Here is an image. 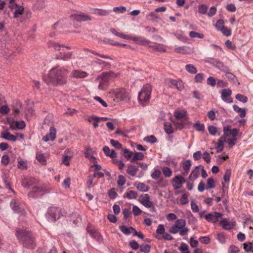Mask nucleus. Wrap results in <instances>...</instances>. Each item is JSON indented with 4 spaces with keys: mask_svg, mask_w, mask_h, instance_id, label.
I'll use <instances>...</instances> for the list:
<instances>
[{
    "mask_svg": "<svg viewBox=\"0 0 253 253\" xmlns=\"http://www.w3.org/2000/svg\"><path fill=\"white\" fill-rule=\"evenodd\" d=\"M15 235L17 239L25 248L34 249L37 246L33 234L26 229H17Z\"/></svg>",
    "mask_w": 253,
    "mask_h": 253,
    "instance_id": "f257e3e1",
    "label": "nucleus"
},
{
    "mask_svg": "<svg viewBox=\"0 0 253 253\" xmlns=\"http://www.w3.org/2000/svg\"><path fill=\"white\" fill-rule=\"evenodd\" d=\"M68 71L64 68H52L48 73L50 83L54 86L62 85L66 84Z\"/></svg>",
    "mask_w": 253,
    "mask_h": 253,
    "instance_id": "f03ea898",
    "label": "nucleus"
},
{
    "mask_svg": "<svg viewBox=\"0 0 253 253\" xmlns=\"http://www.w3.org/2000/svg\"><path fill=\"white\" fill-rule=\"evenodd\" d=\"M224 135L225 142H226L229 148H232L234 146L236 142L241 136L239 133V130L236 128H231V127H223Z\"/></svg>",
    "mask_w": 253,
    "mask_h": 253,
    "instance_id": "7ed1b4c3",
    "label": "nucleus"
},
{
    "mask_svg": "<svg viewBox=\"0 0 253 253\" xmlns=\"http://www.w3.org/2000/svg\"><path fill=\"white\" fill-rule=\"evenodd\" d=\"M118 75V73H115L112 71L101 73L95 79V81L99 83L98 89L104 90L108 85L109 81L114 80L117 77Z\"/></svg>",
    "mask_w": 253,
    "mask_h": 253,
    "instance_id": "20e7f679",
    "label": "nucleus"
},
{
    "mask_svg": "<svg viewBox=\"0 0 253 253\" xmlns=\"http://www.w3.org/2000/svg\"><path fill=\"white\" fill-rule=\"evenodd\" d=\"M186 221L183 219H178L176 220L169 229V232L171 234H176L179 232L181 236L186 235L189 231V229L186 227Z\"/></svg>",
    "mask_w": 253,
    "mask_h": 253,
    "instance_id": "39448f33",
    "label": "nucleus"
},
{
    "mask_svg": "<svg viewBox=\"0 0 253 253\" xmlns=\"http://www.w3.org/2000/svg\"><path fill=\"white\" fill-rule=\"evenodd\" d=\"M151 91L152 87L151 85L147 84L143 87L138 96V99L140 104L144 105L149 101Z\"/></svg>",
    "mask_w": 253,
    "mask_h": 253,
    "instance_id": "423d86ee",
    "label": "nucleus"
},
{
    "mask_svg": "<svg viewBox=\"0 0 253 253\" xmlns=\"http://www.w3.org/2000/svg\"><path fill=\"white\" fill-rule=\"evenodd\" d=\"M174 121L172 122L175 123L177 125H180V126H184V121H187V112L185 110H175L174 112Z\"/></svg>",
    "mask_w": 253,
    "mask_h": 253,
    "instance_id": "0eeeda50",
    "label": "nucleus"
},
{
    "mask_svg": "<svg viewBox=\"0 0 253 253\" xmlns=\"http://www.w3.org/2000/svg\"><path fill=\"white\" fill-rule=\"evenodd\" d=\"M62 215V210L60 208L51 207L48 211V218L51 221H55Z\"/></svg>",
    "mask_w": 253,
    "mask_h": 253,
    "instance_id": "6e6552de",
    "label": "nucleus"
},
{
    "mask_svg": "<svg viewBox=\"0 0 253 253\" xmlns=\"http://www.w3.org/2000/svg\"><path fill=\"white\" fill-rule=\"evenodd\" d=\"M71 17L75 21L80 22L91 21L92 20L91 17L90 15L84 14L82 12H78L76 13L72 14L71 15Z\"/></svg>",
    "mask_w": 253,
    "mask_h": 253,
    "instance_id": "1a4fd4ad",
    "label": "nucleus"
},
{
    "mask_svg": "<svg viewBox=\"0 0 253 253\" xmlns=\"http://www.w3.org/2000/svg\"><path fill=\"white\" fill-rule=\"evenodd\" d=\"M39 182V180L33 177H24L21 180L22 185L25 188L33 187Z\"/></svg>",
    "mask_w": 253,
    "mask_h": 253,
    "instance_id": "9d476101",
    "label": "nucleus"
},
{
    "mask_svg": "<svg viewBox=\"0 0 253 253\" xmlns=\"http://www.w3.org/2000/svg\"><path fill=\"white\" fill-rule=\"evenodd\" d=\"M138 201L147 208H154L153 203L150 201V196L148 194H142L139 196Z\"/></svg>",
    "mask_w": 253,
    "mask_h": 253,
    "instance_id": "9b49d317",
    "label": "nucleus"
},
{
    "mask_svg": "<svg viewBox=\"0 0 253 253\" xmlns=\"http://www.w3.org/2000/svg\"><path fill=\"white\" fill-rule=\"evenodd\" d=\"M10 206L15 212L20 213L22 215L25 214L26 212L18 200L13 199L10 202Z\"/></svg>",
    "mask_w": 253,
    "mask_h": 253,
    "instance_id": "f8f14e48",
    "label": "nucleus"
},
{
    "mask_svg": "<svg viewBox=\"0 0 253 253\" xmlns=\"http://www.w3.org/2000/svg\"><path fill=\"white\" fill-rule=\"evenodd\" d=\"M222 99L227 103H231L233 102L232 98L230 97L232 91L229 88L222 89L220 91Z\"/></svg>",
    "mask_w": 253,
    "mask_h": 253,
    "instance_id": "ddd939ff",
    "label": "nucleus"
},
{
    "mask_svg": "<svg viewBox=\"0 0 253 253\" xmlns=\"http://www.w3.org/2000/svg\"><path fill=\"white\" fill-rule=\"evenodd\" d=\"M116 98L121 101H127L129 99V94L126 89L121 88L115 92Z\"/></svg>",
    "mask_w": 253,
    "mask_h": 253,
    "instance_id": "4468645a",
    "label": "nucleus"
},
{
    "mask_svg": "<svg viewBox=\"0 0 253 253\" xmlns=\"http://www.w3.org/2000/svg\"><path fill=\"white\" fill-rule=\"evenodd\" d=\"M222 215V213L218 212H212L206 215L205 219L208 221L212 223H216Z\"/></svg>",
    "mask_w": 253,
    "mask_h": 253,
    "instance_id": "2eb2a0df",
    "label": "nucleus"
},
{
    "mask_svg": "<svg viewBox=\"0 0 253 253\" xmlns=\"http://www.w3.org/2000/svg\"><path fill=\"white\" fill-rule=\"evenodd\" d=\"M111 119L107 117H98L96 116H90L88 118V121L90 123H92L93 126H98L99 124L102 122H104L107 120H110Z\"/></svg>",
    "mask_w": 253,
    "mask_h": 253,
    "instance_id": "dca6fc26",
    "label": "nucleus"
},
{
    "mask_svg": "<svg viewBox=\"0 0 253 253\" xmlns=\"http://www.w3.org/2000/svg\"><path fill=\"white\" fill-rule=\"evenodd\" d=\"M4 121L5 124L9 125L10 126H26L24 121H15L12 118H7Z\"/></svg>",
    "mask_w": 253,
    "mask_h": 253,
    "instance_id": "f3484780",
    "label": "nucleus"
},
{
    "mask_svg": "<svg viewBox=\"0 0 253 253\" xmlns=\"http://www.w3.org/2000/svg\"><path fill=\"white\" fill-rule=\"evenodd\" d=\"M185 180L184 178L181 175H177L175 176L172 179V186L175 189H179Z\"/></svg>",
    "mask_w": 253,
    "mask_h": 253,
    "instance_id": "a211bd4d",
    "label": "nucleus"
},
{
    "mask_svg": "<svg viewBox=\"0 0 253 253\" xmlns=\"http://www.w3.org/2000/svg\"><path fill=\"white\" fill-rule=\"evenodd\" d=\"M31 191L39 195H43L48 192L47 190L44 186L41 185L39 182L32 187Z\"/></svg>",
    "mask_w": 253,
    "mask_h": 253,
    "instance_id": "6ab92c4d",
    "label": "nucleus"
},
{
    "mask_svg": "<svg viewBox=\"0 0 253 253\" xmlns=\"http://www.w3.org/2000/svg\"><path fill=\"white\" fill-rule=\"evenodd\" d=\"M56 130L54 127H51L49 132L45 136L42 137V140L47 142L49 140H54L56 138Z\"/></svg>",
    "mask_w": 253,
    "mask_h": 253,
    "instance_id": "aec40b11",
    "label": "nucleus"
},
{
    "mask_svg": "<svg viewBox=\"0 0 253 253\" xmlns=\"http://www.w3.org/2000/svg\"><path fill=\"white\" fill-rule=\"evenodd\" d=\"M72 52H65L61 51L59 54L56 55V58L58 60L68 61L71 58Z\"/></svg>",
    "mask_w": 253,
    "mask_h": 253,
    "instance_id": "412c9836",
    "label": "nucleus"
},
{
    "mask_svg": "<svg viewBox=\"0 0 253 253\" xmlns=\"http://www.w3.org/2000/svg\"><path fill=\"white\" fill-rule=\"evenodd\" d=\"M87 231L90 236L97 241L99 242L102 240V237L100 233L94 229L89 227H87Z\"/></svg>",
    "mask_w": 253,
    "mask_h": 253,
    "instance_id": "4be33fe9",
    "label": "nucleus"
},
{
    "mask_svg": "<svg viewBox=\"0 0 253 253\" xmlns=\"http://www.w3.org/2000/svg\"><path fill=\"white\" fill-rule=\"evenodd\" d=\"M129 39L133 41L136 42L137 43L141 44H148L150 43V41L148 40H147L144 37L138 36V37H134L131 38H130Z\"/></svg>",
    "mask_w": 253,
    "mask_h": 253,
    "instance_id": "5701e85b",
    "label": "nucleus"
},
{
    "mask_svg": "<svg viewBox=\"0 0 253 253\" xmlns=\"http://www.w3.org/2000/svg\"><path fill=\"white\" fill-rule=\"evenodd\" d=\"M22 108V103L19 101L16 100L12 107V110L15 117L18 115L20 110Z\"/></svg>",
    "mask_w": 253,
    "mask_h": 253,
    "instance_id": "b1692460",
    "label": "nucleus"
},
{
    "mask_svg": "<svg viewBox=\"0 0 253 253\" xmlns=\"http://www.w3.org/2000/svg\"><path fill=\"white\" fill-rule=\"evenodd\" d=\"M55 121L53 118V115L52 114H49L45 117L43 124L46 126H54Z\"/></svg>",
    "mask_w": 253,
    "mask_h": 253,
    "instance_id": "393cba45",
    "label": "nucleus"
},
{
    "mask_svg": "<svg viewBox=\"0 0 253 253\" xmlns=\"http://www.w3.org/2000/svg\"><path fill=\"white\" fill-rule=\"evenodd\" d=\"M231 174V172L230 170L227 169L226 170L223 176L224 182H222L223 191L224 190V188H226V183L228 184L230 181Z\"/></svg>",
    "mask_w": 253,
    "mask_h": 253,
    "instance_id": "a878e982",
    "label": "nucleus"
},
{
    "mask_svg": "<svg viewBox=\"0 0 253 253\" xmlns=\"http://www.w3.org/2000/svg\"><path fill=\"white\" fill-rule=\"evenodd\" d=\"M87 76V74L85 72L74 70L72 72V77L75 78H84Z\"/></svg>",
    "mask_w": 253,
    "mask_h": 253,
    "instance_id": "bb28decb",
    "label": "nucleus"
},
{
    "mask_svg": "<svg viewBox=\"0 0 253 253\" xmlns=\"http://www.w3.org/2000/svg\"><path fill=\"white\" fill-rule=\"evenodd\" d=\"M200 174V169L198 167H197L195 169H194L189 176V179L191 181L195 180Z\"/></svg>",
    "mask_w": 253,
    "mask_h": 253,
    "instance_id": "cd10ccee",
    "label": "nucleus"
},
{
    "mask_svg": "<svg viewBox=\"0 0 253 253\" xmlns=\"http://www.w3.org/2000/svg\"><path fill=\"white\" fill-rule=\"evenodd\" d=\"M138 170V167L136 166L128 165L127 169V173L132 176H134L136 175Z\"/></svg>",
    "mask_w": 253,
    "mask_h": 253,
    "instance_id": "c85d7f7f",
    "label": "nucleus"
},
{
    "mask_svg": "<svg viewBox=\"0 0 253 253\" xmlns=\"http://www.w3.org/2000/svg\"><path fill=\"white\" fill-rule=\"evenodd\" d=\"M174 51L177 53L187 54L190 52V49L188 46H183L175 48Z\"/></svg>",
    "mask_w": 253,
    "mask_h": 253,
    "instance_id": "c756f323",
    "label": "nucleus"
},
{
    "mask_svg": "<svg viewBox=\"0 0 253 253\" xmlns=\"http://www.w3.org/2000/svg\"><path fill=\"white\" fill-rule=\"evenodd\" d=\"M137 193L133 190L128 191L124 195V197L128 199H135L137 197Z\"/></svg>",
    "mask_w": 253,
    "mask_h": 253,
    "instance_id": "7c9ffc66",
    "label": "nucleus"
},
{
    "mask_svg": "<svg viewBox=\"0 0 253 253\" xmlns=\"http://www.w3.org/2000/svg\"><path fill=\"white\" fill-rule=\"evenodd\" d=\"M223 228L226 230H230L233 228L234 224L228 221L227 219H224L221 222Z\"/></svg>",
    "mask_w": 253,
    "mask_h": 253,
    "instance_id": "2f4dec72",
    "label": "nucleus"
},
{
    "mask_svg": "<svg viewBox=\"0 0 253 253\" xmlns=\"http://www.w3.org/2000/svg\"><path fill=\"white\" fill-rule=\"evenodd\" d=\"M233 108L236 112L239 113V116L241 118H243L246 116V109L244 108H240L236 105H234Z\"/></svg>",
    "mask_w": 253,
    "mask_h": 253,
    "instance_id": "473e14b6",
    "label": "nucleus"
},
{
    "mask_svg": "<svg viewBox=\"0 0 253 253\" xmlns=\"http://www.w3.org/2000/svg\"><path fill=\"white\" fill-rule=\"evenodd\" d=\"M169 86L171 87L174 86L176 88H177L179 90H181L183 88V86H182V85L181 84V83L178 82L175 80H171L170 81Z\"/></svg>",
    "mask_w": 253,
    "mask_h": 253,
    "instance_id": "72a5a7b5",
    "label": "nucleus"
},
{
    "mask_svg": "<svg viewBox=\"0 0 253 253\" xmlns=\"http://www.w3.org/2000/svg\"><path fill=\"white\" fill-rule=\"evenodd\" d=\"M165 232V229L164 227V225L163 224H159L158 227L157 229L156 230V233L158 235H163ZM156 238L157 239H161V237L159 235L156 236Z\"/></svg>",
    "mask_w": 253,
    "mask_h": 253,
    "instance_id": "f704fd0d",
    "label": "nucleus"
},
{
    "mask_svg": "<svg viewBox=\"0 0 253 253\" xmlns=\"http://www.w3.org/2000/svg\"><path fill=\"white\" fill-rule=\"evenodd\" d=\"M137 189L141 192H147L149 190V187L145 184L142 182H138L135 184Z\"/></svg>",
    "mask_w": 253,
    "mask_h": 253,
    "instance_id": "c9c22d12",
    "label": "nucleus"
},
{
    "mask_svg": "<svg viewBox=\"0 0 253 253\" xmlns=\"http://www.w3.org/2000/svg\"><path fill=\"white\" fill-rule=\"evenodd\" d=\"M144 159V154L141 152H135L133 156L131 159V162H134L135 161L142 160Z\"/></svg>",
    "mask_w": 253,
    "mask_h": 253,
    "instance_id": "e433bc0d",
    "label": "nucleus"
},
{
    "mask_svg": "<svg viewBox=\"0 0 253 253\" xmlns=\"http://www.w3.org/2000/svg\"><path fill=\"white\" fill-rule=\"evenodd\" d=\"M1 137L8 140L15 141L16 140V137L13 134H11L9 132H2Z\"/></svg>",
    "mask_w": 253,
    "mask_h": 253,
    "instance_id": "4c0bfd02",
    "label": "nucleus"
},
{
    "mask_svg": "<svg viewBox=\"0 0 253 253\" xmlns=\"http://www.w3.org/2000/svg\"><path fill=\"white\" fill-rule=\"evenodd\" d=\"M36 159L42 165H45L46 164V160L43 154L37 153L36 154Z\"/></svg>",
    "mask_w": 253,
    "mask_h": 253,
    "instance_id": "58836bf2",
    "label": "nucleus"
},
{
    "mask_svg": "<svg viewBox=\"0 0 253 253\" xmlns=\"http://www.w3.org/2000/svg\"><path fill=\"white\" fill-rule=\"evenodd\" d=\"M35 112V110L31 107L28 106L25 111V117L27 120H29L30 117L32 116Z\"/></svg>",
    "mask_w": 253,
    "mask_h": 253,
    "instance_id": "ea45409f",
    "label": "nucleus"
},
{
    "mask_svg": "<svg viewBox=\"0 0 253 253\" xmlns=\"http://www.w3.org/2000/svg\"><path fill=\"white\" fill-rule=\"evenodd\" d=\"M210 133L214 136H219L220 134V130L217 127H208Z\"/></svg>",
    "mask_w": 253,
    "mask_h": 253,
    "instance_id": "a19ab883",
    "label": "nucleus"
},
{
    "mask_svg": "<svg viewBox=\"0 0 253 253\" xmlns=\"http://www.w3.org/2000/svg\"><path fill=\"white\" fill-rule=\"evenodd\" d=\"M111 32L113 34L115 35L116 36L119 37L120 38H122L124 39H130L129 36L124 34L123 33H119L115 29H111Z\"/></svg>",
    "mask_w": 253,
    "mask_h": 253,
    "instance_id": "79ce46f5",
    "label": "nucleus"
},
{
    "mask_svg": "<svg viewBox=\"0 0 253 253\" xmlns=\"http://www.w3.org/2000/svg\"><path fill=\"white\" fill-rule=\"evenodd\" d=\"M185 70L189 73L195 74L197 71L196 68L192 64H187L185 66Z\"/></svg>",
    "mask_w": 253,
    "mask_h": 253,
    "instance_id": "37998d69",
    "label": "nucleus"
},
{
    "mask_svg": "<svg viewBox=\"0 0 253 253\" xmlns=\"http://www.w3.org/2000/svg\"><path fill=\"white\" fill-rule=\"evenodd\" d=\"M120 230L126 235H129L131 230H134L133 227L127 228L126 226L123 225L120 227Z\"/></svg>",
    "mask_w": 253,
    "mask_h": 253,
    "instance_id": "c03bdc74",
    "label": "nucleus"
},
{
    "mask_svg": "<svg viewBox=\"0 0 253 253\" xmlns=\"http://www.w3.org/2000/svg\"><path fill=\"white\" fill-rule=\"evenodd\" d=\"M17 168L20 169H27V163L22 160L18 161L17 164Z\"/></svg>",
    "mask_w": 253,
    "mask_h": 253,
    "instance_id": "a18cd8bd",
    "label": "nucleus"
},
{
    "mask_svg": "<svg viewBox=\"0 0 253 253\" xmlns=\"http://www.w3.org/2000/svg\"><path fill=\"white\" fill-rule=\"evenodd\" d=\"M162 171L165 177H169L172 175V170L168 167H164Z\"/></svg>",
    "mask_w": 253,
    "mask_h": 253,
    "instance_id": "49530a36",
    "label": "nucleus"
},
{
    "mask_svg": "<svg viewBox=\"0 0 253 253\" xmlns=\"http://www.w3.org/2000/svg\"><path fill=\"white\" fill-rule=\"evenodd\" d=\"M123 152L124 153V157L127 159L129 160L130 158L132 159V156H133V153L132 152L129 151L127 149H124L123 150Z\"/></svg>",
    "mask_w": 253,
    "mask_h": 253,
    "instance_id": "de8ad7c7",
    "label": "nucleus"
},
{
    "mask_svg": "<svg viewBox=\"0 0 253 253\" xmlns=\"http://www.w3.org/2000/svg\"><path fill=\"white\" fill-rule=\"evenodd\" d=\"M235 98L238 101L243 103H246L248 101V98L244 95L241 94H237L235 96Z\"/></svg>",
    "mask_w": 253,
    "mask_h": 253,
    "instance_id": "09e8293b",
    "label": "nucleus"
},
{
    "mask_svg": "<svg viewBox=\"0 0 253 253\" xmlns=\"http://www.w3.org/2000/svg\"><path fill=\"white\" fill-rule=\"evenodd\" d=\"M215 187V181L212 178H209L207 179V190L213 188Z\"/></svg>",
    "mask_w": 253,
    "mask_h": 253,
    "instance_id": "8fccbe9b",
    "label": "nucleus"
},
{
    "mask_svg": "<svg viewBox=\"0 0 253 253\" xmlns=\"http://www.w3.org/2000/svg\"><path fill=\"white\" fill-rule=\"evenodd\" d=\"M224 137H223V136H221L220 137V138L218 140V141L217 142V149H218V151H222L223 148V143L225 142V140L224 138Z\"/></svg>",
    "mask_w": 253,
    "mask_h": 253,
    "instance_id": "3c124183",
    "label": "nucleus"
},
{
    "mask_svg": "<svg viewBox=\"0 0 253 253\" xmlns=\"http://www.w3.org/2000/svg\"><path fill=\"white\" fill-rule=\"evenodd\" d=\"M161 175V171L159 169L155 170L151 174V177L153 179H158Z\"/></svg>",
    "mask_w": 253,
    "mask_h": 253,
    "instance_id": "603ef678",
    "label": "nucleus"
},
{
    "mask_svg": "<svg viewBox=\"0 0 253 253\" xmlns=\"http://www.w3.org/2000/svg\"><path fill=\"white\" fill-rule=\"evenodd\" d=\"M113 11L116 13H123L126 10V7L124 6L114 7L113 8Z\"/></svg>",
    "mask_w": 253,
    "mask_h": 253,
    "instance_id": "864d4df0",
    "label": "nucleus"
},
{
    "mask_svg": "<svg viewBox=\"0 0 253 253\" xmlns=\"http://www.w3.org/2000/svg\"><path fill=\"white\" fill-rule=\"evenodd\" d=\"M140 250L143 253H149L150 251V246L147 244L140 245Z\"/></svg>",
    "mask_w": 253,
    "mask_h": 253,
    "instance_id": "5fc2aeb1",
    "label": "nucleus"
},
{
    "mask_svg": "<svg viewBox=\"0 0 253 253\" xmlns=\"http://www.w3.org/2000/svg\"><path fill=\"white\" fill-rule=\"evenodd\" d=\"M226 77L228 79L232 82L233 83H235L237 81L236 76L230 72H226L225 74Z\"/></svg>",
    "mask_w": 253,
    "mask_h": 253,
    "instance_id": "6e6d98bb",
    "label": "nucleus"
},
{
    "mask_svg": "<svg viewBox=\"0 0 253 253\" xmlns=\"http://www.w3.org/2000/svg\"><path fill=\"white\" fill-rule=\"evenodd\" d=\"M191 166V161L190 160H187L184 162L183 164L182 168L184 170H185L187 173L190 169Z\"/></svg>",
    "mask_w": 253,
    "mask_h": 253,
    "instance_id": "4d7b16f0",
    "label": "nucleus"
},
{
    "mask_svg": "<svg viewBox=\"0 0 253 253\" xmlns=\"http://www.w3.org/2000/svg\"><path fill=\"white\" fill-rule=\"evenodd\" d=\"M10 112V109L7 105H3L0 107V113L2 115L8 114Z\"/></svg>",
    "mask_w": 253,
    "mask_h": 253,
    "instance_id": "13d9d810",
    "label": "nucleus"
},
{
    "mask_svg": "<svg viewBox=\"0 0 253 253\" xmlns=\"http://www.w3.org/2000/svg\"><path fill=\"white\" fill-rule=\"evenodd\" d=\"M189 36L192 38H198L200 39H202L204 37L203 34L194 31H191L189 33Z\"/></svg>",
    "mask_w": 253,
    "mask_h": 253,
    "instance_id": "bf43d9fd",
    "label": "nucleus"
},
{
    "mask_svg": "<svg viewBox=\"0 0 253 253\" xmlns=\"http://www.w3.org/2000/svg\"><path fill=\"white\" fill-rule=\"evenodd\" d=\"M208 7L205 4H201L198 6V11L200 13L204 14L207 13Z\"/></svg>",
    "mask_w": 253,
    "mask_h": 253,
    "instance_id": "052dcab7",
    "label": "nucleus"
},
{
    "mask_svg": "<svg viewBox=\"0 0 253 253\" xmlns=\"http://www.w3.org/2000/svg\"><path fill=\"white\" fill-rule=\"evenodd\" d=\"M130 206H129V208L125 209L123 210V213L124 214V218L125 219H127L129 217V215L131 214V212L130 211Z\"/></svg>",
    "mask_w": 253,
    "mask_h": 253,
    "instance_id": "680f3d73",
    "label": "nucleus"
},
{
    "mask_svg": "<svg viewBox=\"0 0 253 253\" xmlns=\"http://www.w3.org/2000/svg\"><path fill=\"white\" fill-rule=\"evenodd\" d=\"M144 140L148 142L154 143L157 141V139L155 136L150 135L149 136L145 137L144 138Z\"/></svg>",
    "mask_w": 253,
    "mask_h": 253,
    "instance_id": "e2e57ef3",
    "label": "nucleus"
},
{
    "mask_svg": "<svg viewBox=\"0 0 253 253\" xmlns=\"http://www.w3.org/2000/svg\"><path fill=\"white\" fill-rule=\"evenodd\" d=\"M220 31L224 35L227 37H228L231 35V32L230 29H228L225 27H222V28L220 29Z\"/></svg>",
    "mask_w": 253,
    "mask_h": 253,
    "instance_id": "0e129e2a",
    "label": "nucleus"
},
{
    "mask_svg": "<svg viewBox=\"0 0 253 253\" xmlns=\"http://www.w3.org/2000/svg\"><path fill=\"white\" fill-rule=\"evenodd\" d=\"M224 21L222 19H219L216 23L215 25V27L216 28V29L220 31V29L222 28V27L224 26Z\"/></svg>",
    "mask_w": 253,
    "mask_h": 253,
    "instance_id": "69168bd1",
    "label": "nucleus"
},
{
    "mask_svg": "<svg viewBox=\"0 0 253 253\" xmlns=\"http://www.w3.org/2000/svg\"><path fill=\"white\" fill-rule=\"evenodd\" d=\"M126 182V178L123 175H119L117 180V184L119 186H123Z\"/></svg>",
    "mask_w": 253,
    "mask_h": 253,
    "instance_id": "338daca9",
    "label": "nucleus"
},
{
    "mask_svg": "<svg viewBox=\"0 0 253 253\" xmlns=\"http://www.w3.org/2000/svg\"><path fill=\"white\" fill-rule=\"evenodd\" d=\"M180 202L181 205H184L188 203V196L186 194H184L182 195Z\"/></svg>",
    "mask_w": 253,
    "mask_h": 253,
    "instance_id": "774afa93",
    "label": "nucleus"
}]
</instances>
